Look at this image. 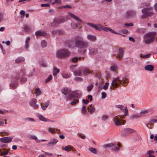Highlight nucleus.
<instances>
[{
    "label": "nucleus",
    "instance_id": "obj_46",
    "mask_svg": "<svg viewBox=\"0 0 157 157\" xmlns=\"http://www.w3.org/2000/svg\"><path fill=\"white\" fill-rule=\"evenodd\" d=\"M52 76L51 75H50L46 79V81L48 82L50 80L52 79Z\"/></svg>",
    "mask_w": 157,
    "mask_h": 157
},
{
    "label": "nucleus",
    "instance_id": "obj_11",
    "mask_svg": "<svg viewBox=\"0 0 157 157\" xmlns=\"http://www.w3.org/2000/svg\"><path fill=\"white\" fill-rule=\"evenodd\" d=\"M71 91L70 89L67 88H63L61 90L62 93L65 95H67L69 94Z\"/></svg>",
    "mask_w": 157,
    "mask_h": 157
},
{
    "label": "nucleus",
    "instance_id": "obj_37",
    "mask_svg": "<svg viewBox=\"0 0 157 157\" xmlns=\"http://www.w3.org/2000/svg\"><path fill=\"white\" fill-rule=\"evenodd\" d=\"M81 59V58H72V60L73 62L74 63H76L78 62V59Z\"/></svg>",
    "mask_w": 157,
    "mask_h": 157
},
{
    "label": "nucleus",
    "instance_id": "obj_16",
    "mask_svg": "<svg viewBox=\"0 0 157 157\" xmlns=\"http://www.w3.org/2000/svg\"><path fill=\"white\" fill-rule=\"evenodd\" d=\"M145 70L150 71H153L154 69L153 66L152 65H149L146 66L145 67Z\"/></svg>",
    "mask_w": 157,
    "mask_h": 157
},
{
    "label": "nucleus",
    "instance_id": "obj_13",
    "mask_svg": "<svg viewBox=\"0 0 157 157\" xmlns=\"http://www.w3.org/2000/svg\"><path fill=\"white\" fill-rule=\"evenodd\" d=\"M119 58L120 59H122L123 58L124 55V51L123 49L122 48H120L119 49Z\"/></svg>",
    "mask_w": 157,
    "mask_h": 157
},
{
    "label": "nucleus",
    "instance_id": "obj_24",
    "mask_svg": "<svg viewBox=\"0 0 157 157\" xmlns=\"http://www.w3.org/2000/svg\"><path fill=\"white\" fill-rule=\"evenodd\" d=\"M94 85L92 84H91L87 87V90L88 92H90L91 91L93 88Z\"/></svg>",
    "mask_w": 157,
    "mask_h": 157
},
{
    "label": "nucleus",
    "instance_id": "obj_63",
    "mask_svg": "<svg viewBox=\"0 0 157 157\" xmlns=\"http://www.w3.org/2000/svg\"><path fill=\"white\" fill-rule=\"evenodd\" d=\"M20 13L22 15H24L25 14V12L23 10H21L20 12Z\"/></svg>",
    "mask_w": 157,
    "mask_h": 157
},
{
    "label": "nucleus",
    "instance_id": "obj_53",
    "mask_svg": "<svg viewBox=\"0 0 157 157\" xmlns=\"http://www.w3.org/2000/svg\"><path fill=\"white\" fill-rule=\"evenodd\" d=\"M129 40H130L132 41H133V42H135V41L134 38H133V37H131V36L129 38Z\"/></svg>",
    "mask_w": 157,
    "mask_h": 157
},
{
    "label": "nucleus",
    "instance_id": "obj_41",
    "mask_svg": "<svg viewBox=\"0 0 157 157\" xmlns=\"http://www.w3.org/2000/svg\"><path fill=\"white\" fill-rule=\"evenodd\" d=\"M111 70L112 71H115L117 69V67L116 66H112L110 67Z\"/></svg>",
    "mask_w": 157,
    "mask_h": 157
},
{
    "label": "nucleus",
    "instance_id": "obj_43",
    "mask_svg": "<svg viewBox=\"0 0 157 157\" xmlns=\"http://www.w3.org/2000/svg\"><path fill=\"white\" fill-rule=\"evenodd\" d=\"M101 94V98H105L106 96V94L105 93L103 92H102Z\"/></svg>",
    "mask_w": 157,
    "mask_h": 157
},
{
    "label": "nucleus",
    "instance_id": "obj_22",
    "mask_svg": "<svg viewBox=\"0 0 157 157\" xmlns=\"http://www.w3.org/2000/svg\"><path fill=\"white\" fill-rule=\"evenodd\" d=\"M53 75L55 76L59 72V70L57 68L55 67L53 68Z\"/></svg>",
    "mask_w": 157,
    "mask_h": 157
},
{
    "label": "nucleus",
    "instance_id": "obj_2",
    "mask_svg": "<svg viewBox=\"0 0 157 157\" xmlns=\"http://www.w3.org/2000/svg\"><path fill=\"white\" fill-rule=\"evenodd\" d=\"M156 35V33L155 32H149L144 36L145 38V43L146 44H149L153 41L155 40Z\"/></svg>",
    "mask_w": 157,
    "mask_h": 157
},
{
    "label": "nucleus",
    "instance_id": "obj_8",
    "mask_svg": "<svg viewBox=\"0 0 157 157\" xmlns=\"http://www.w3.org/2000/svg\"><path fill=\"white\" fill-rule=\"evenodd\" d=\"M116 107L117 108L121 109L122 111L124 112V115L126 116L128 113V110L126 107H124V106L121 105H116Z\"/></svg>",
    "mask_w": 157,
    "mask_h": 157
},
{
    "label": "nucleus",
    "instance_id": "obj_34",
    "mask_svg": "<svg viewBox=\"0 0 157 157\" xmlns=\"http://www.w3.org/2000/svg\"><path fill=\"white\" fill-rule=\"evenodd\" d=\"M109 84V82H106L103 86V89H104L105 90H106L108 88Z\"/></svg>",
    "mask_w": 157,
    "mask_h": 157
},
{
    "label": "nucleus",
    "instance_id": "obj_18",
    "mask_svg": "<svg viewBox=\"0 0 157 157\" xmlns=\"http://www.w3.org/2000/svg\"><path fill=\"white\" fill-rule=\"evenodd\" d=\"M51 142H49L48 143V145H55L58 142V140L54 138L52 139L51 140Z\"/></svg>",
    "mask_w": 157,
    "mask_h": 157
},
{
    "label": "nucleus",
    "instance_id": "obj_47",
    "mask_svg": "<svg viewBox=\"0 0 157 157\" xmlns=\"http://www.w3.org/2000/svg\"><path fill=\"white\" fill-rule=\"evenodd\" d=\"M61 3V0H55V3L60 5Z\"/></svg>",
    "mask_w": 157,
    "mask_h": 157
},
{
    "label": "nucleus",
    "instance_id": "obj_28",
    "mask_svg": "<svg viewBox=\"0 0 157 157\" xmlns=\"http://www.w3.org/2000/svg\"><path fill=\"white\" fill-rule=\"evenodd\" d=\"M81 45V47L83 48H86L88 45V44H87L86 43L84 42L83 41H82V43Z\"/></svg>",
    "mask_w": 157,
    "mask_h": 157
},
{
    "label": "nucleus",
    "instance_id": "obj_29",
    "mask_svg": "<svg viewBox=\"0 0 157 157\" xmlns=\"http://www.w3.org/2000/svg\"><path fill=\"white\" fill-rule=\"evenodd\" d=\"M121 34L123 36H124L125 35H123L122 34V33H124V34H127V33H128V34H129L130 33L126 29H124V30H122L121 31Z\"/></svg>",
    "mask_w": 157,
    "mask_h": 157
},
{
    "label": "nucleus",
    "instance_id": "obj_20",
    "mask_svg": "<svg viewBox=\"0 0 157 157\" xmlns=\"http://www.w3.org/2000/svg\"><path fill=\"white\" fill-rule=\"evenodd\" d=\"M68 14L71 17L74 19V20H80L75 15L70 12H69L68 13Z\"/></svg>",
    "mask_w": 157,
    "mask_h": 157
},
{
    "label": "nucleus",
    "instance_id": "obj_10",
    "mask_svg": "<svg viewBox=\"0 0 157 157\" xmlns=\"http://www.w3.org/2000/svg\"><path fill=\"white\" fill-rule=\"evenodd\" d=\"M119 79V77H118L114 79L111 85L113 87H117L118 85V82Z\"/></svg>",
    "mask_w": 157,
    "mask_h": 157
},
{
    "label": "nucleus",
    "instance_id": "obj_49",
    "mask_svg": "<svg viewBox=\"0 0 157 157\" xmlns=\"http://www.w3.org/2000/svg\"><path fill=\"white\" fill-rule=\"evenodd\" d=\"M95 111V109L94 108H91L90 111V114H92Z\"/></svg>",
    "mask_w": 157,
    "mask_h": 157
},
{
    "label": "nucleus",
    "instance_id": "obj_19",
    "mask_svg": "<svg viewBox=\"0 0 157 157\" xmlns=\"http://www.w3.org/2000/svg\"><path fill=\"white\" fill-rule=\"evenodd\" d=\"M88 39L91 41H94L95 40L96 38L94 36L89 35L87 36Z\"/></svg>",
    "mask_w": 157,
    "mask_h": 157
},
{
    "label": "nucleus",
    "instance_id": "obj_32",
    "mask_svg": "<svg viewBox=\"0 0 157 157\" xmlns=\"http://www.w3.org/2000/svg\"><path fill=\"white\" fill-rule=\"evenodd\" d=\"M35 94L38 95H39L41 94V91L39 88H37L35 91Z\"/></svg>",
    "mask_w": 157,
    "mask_h": 157
},
{
    "label": "nucleus",
    "instance_id": "obj_42",
    "mask_svg": "<svg viewBox=\"0 0 157 157\" xmlns=\"http://www.w3.org/2000/svg\"><path fill=\"white\" fill-rule=\"evenodd\" d=\"M9 151H6L5 152H2L1 153H0V155H7Z\"/></svg>",
    "mask_w": 157,
    "mask_h": 157
},
{
    "label": "nucleus",
    "instance_id": "obj_9",
    "mask_svg": "<svg viewBox=\"0 0 157 157\" xmlns=\"http://www.w3.org/2000/svg\"><path fill=\"white\" fill-rule=\"evenodd\" d=\"M12 140V138L9 137H4L0 138L1 141L4 143L10 142Z\"/></svg>",
    "mask_w": 157,
    "mask_h": 157
},
{
    "label": "nucleus",
    "instance_id": "obj_50",
    "mask_svg": "<svg viewBox=\"0 0 157 157\" xmlns=\"http://www.w3.org/2000/svg\"><path fill=\"white\" fill-rule=\"evenodd\" d=\"M150 56H151L150 54H146V55H144L143 56V57L144 58H148L150 57Z\"/></svg>",
    "mask_w": 157,
    "mask_h": 157
},
{
    "label": "nucleus",
    "instance_id": "obj_1",
    "mask_svg": "<svg viewBox=\"0 0 157 157\" xmlns=\"http://www.w3.org/2000/svg\"><path fill=\"white\" fill-rule=\"evenodd\" d=\"M87 24L90 26L93 27V28H94L96 30L99 31L101 29H102L105 32L109 31L111 32L114 33L115 34H120L119 33L115 32V31L113 30L112 29L110 28L105 27L104 26H102L99 24L94 25L92 23H87Z\"/></svg>",
    "mask_w": 157,
    "mask_h": 157
},
{
    "label": "nucleus",
    "instance_id": "obj_48",
    "mask_svg": "<svg viewBox=\"0 0 157 157\" xmlns=\"http://www.w3.org/2000/svg\"><path fill=\"white\" fill-rule=\"evenodd\" d=\"M89 73V71L87 70H85L83 71V74L85 76L86 75Z\"/></svg>",
    "mask_w": 157,
    "mask_h": 157
},
{
    "label": "nucleus",
    "instance_id": "obj_60",
    "mask_svg": "<svg viewBox=\"0 0 157 157\" xmlns=\"http://www.w3.org/2000/svg\"><path fill=\"white\" fill-rule=\"evenodd\" d=\"M27 120L29 121H34V120L33 118H28Z\"/></svg>",
    "mask_w": 157,
    "mask_h": 157
},
{
    "label": "nucleus",
    "instance_id": "obj_12",
    "mask_svg": "<svg viewBox=\"0 0 157 157\" xmlns=\"http://www.w3.org/2000/svg\"><path fill=\"white\" fill-rule=\"evenodd\" d=\"M44 31H41L40 30L37 31L35 33V34L36 36H39L46 35Z\"/></svg>",
    "mask_w": 157,
    "mask_h": 157
},
{
    "label": "nucleus",
    "instance_id": "obj_14",
    "mask_svg": "<svg viewBox=\"0 0 157 157\" xmlns=\"http://www.w3.org/2000/svg\"><path fill=\"white\" fill-rule=\"evenodd\" d=\"M24 57L21 56L18 57L15 60V62L16 63H20L22 62L25 60Z\"/></svg>",
    "mask_w": 157,
    "mask_h": 157
},
{
    "label": "nucleus",
    "instance_id": "obj_17",
    "mask_svg": "<svg viewBox=\"0 0 157 157\" xmlns=\"http://www.w3.org/2000/svg\"><path fill=\"white\" fill-rule=\"evenodd\" d=\"M75 75L80 76L81 74V70L80 69H77L73 71Z\"/></svg>",
    "mask_w": 157,
    "mask_h": 157
},
{
    "label": "nucleus",
    "instance_id": "obj_5",
    "mask_svg": "<svg viewBox=\"0 0 157 157\" xmlns=\"http://www.w3.org/2000/svg\"><path fill=\"white\" fill-rule=\"evenodd\" d=\"M123 132L121 134V135L123 136H125L128 134L133 133L136 132V131L130 128H125L123 131Z\"/></svg>",
    "mask_w": 157,
    "mask_h": 157
},
{
    "label": "nucleus",
    "instance_id": "obj_59",
    "mask_svg": "<svg viewBox=\"0 0 157 157\" xmlns=\"http://www.w3.org/2000/svg\"><path fill=\"white\" fill-rule=\"evenodd\" d=\"M88 97L90 99V101H92V97L91 95H88Z\"/></svg>",
    "mask_w": 157,
    "mask_h": 157
},
{
    "label": "nucleus",
    "instance_id": "obj_52",
    "mask_svg": "<svg viewBox=\"0 0 157 157\" xmlns=\"http://www.w3.org/2000/svg\"><path fill=\"white\" fill-rule=\"evenodd\" d=\"M2 43L3 44H4L5 43H6V44L7 45H10V42L9 40H8L6 42H5L4 41H2Z\"/></svg>",
    "mask_w": 157,
    "mask_h": 157
},
{
    "label": "nucleus",
    "instance_id": "obj_54",
    "mask_svg": "<svg viewBox=\"0 0 157 157\" xmlns=\"http://www.w3.org/2000/svg\"><path fill=\"white\" fill-rule=\"evenodd\" d=\"M119 148L118 146H115V147L113 149V150H119Z\"/></svg>",
    "mask_w": 157,
    "mask_h": 157
},
{
    "label": "nucleus",
    "instance_id": "obj_3",
    "mask_svg": "<svg viewBox=\"0 0 157 157\" xmlns=\"http://www.w3.org/2000/svg\"><path fill=\"white\" fill-rule=\"evenodd\" d=\"M152 8L148 6L147 8H145L142 10V12L144 14L141 16V18H146L147 16H151L153 14Z\"/></svg>",
    "mask_w": 157,
    "mask_h": 157
},
{
    "label": "nucleus",
    "instance_id": "obj_51",
    "mask_svg": "<svg viewBox=\"0 0 157 157\" xmlns=\"http://www.w3.org/2000/svg\"><path fill=\"white\" fill-rule=\"evenodd\" d=\"M125 25L126 26H132L133 25V24L132 23L125 24Z\"/></svg>",
    "mask_w": 157,
    "mask_h": 157
},
{
    "label": "nucleus",
    "instance_id": "obj_25",
    "mask_svg": "<svg viewBox=\"0 0 157 157\" xmlns=\"http://www.w3.org/2000/svg\"><path fill=\"white\" fill-rule=\"evenodd\" d=\"M154 153L153 151H150L147 152V153L149 155L148 157H155V156L152 154V153Z\"/></svg>",
    "mask_w": 157,
    "mask_h": 157
},
{
    "label": "nucleus",
    "instance_id": "obj_4",
    "mask_svg": "<svg viewBox=\"0 0 157 157\" xmlns=\"http://www.w3.org/2000/svg\"><path fill=\"white\" fill-rule=\"evenodd\" d=\"M71 53L67 50L65 49H61L57 52V55L61 58H65L68 57Z\"/></svg>",
    "mask_w": 157,
    "mask_h": 157
},
{
    "label": "nucleus",
    "instance_id": "obj_40",
    "mask_svg": "<svg viewBox=\"0 0 157 157\" xmlns=\"http://www.w3.org/2000/svg\"><path fill=\"white\" fill-rule=\"evenodd\" d=\"M71 26L72 28L75 29L77 28V25L76 24L73 22L71 23Z\"/></svg>",
    "mask_w": 157,
    "mask_h": 157
},
{
    "label": "nucleus",
    "instance_id": "obj_26",
    "mask_svg": "<svg viewBox=\"0 0 157 157\" xmlns=\"http://www.w3.org/2000/svg\"><path fill=\"white\" fill-rule=\"evenodd\" d=\"M89 150L93 154H96L97 153L96 149L94 148H89Z\"/></svg>",
    "mask_w": 157,
    "mask_h": 157
},
{
    "label": "nucleus",
    "instance_id": "obj_33",
    "mask_svg": "<svg viewBox=\"0 0 157 157\" xmlns=\"http://www.w3.org/2000/svg\"><path fill=\"white\" fill-rule=\"evenodd\" d=\"M39 119L41 121H46V119L41 115H39L38 116Z\"/></svg>",
    "mask_w": 157,
    "mask_h": 157
},
{
    "label": "nucleus",
    "instance_id": "obj_35",
    "mask_svg": "<svg viewBox=\"0 0 157 157\" xmlns=\"http://www.w3.org/2000/svg\"><path fill=\"white\" fill-rule=\"evenodd\" d=\"M49 103V101H48L47 102L45 105L43 106H41V107L42 109L44 110L46 109V108L48 106Z\"/></svg>",
    "mask_w": 157,
    "mask_h": 157
},
{
    "label": "nucleus",
    "instance_id": "obj_30",
    "mask_svg": "<svg viewBox=\"0 0 157 157\" xmlns=\"http://www.w3.org/2000/svg\"><path fill=\"white\" fill-rule=\"evenodd\" d=\"M47 44L46 42L44 40H42L41 41V45L42 47H45Z\"/></svg>",
    "mask_w": 157,
    "mask_h": 157
},
{
    "label": "nucleus",
    "instance_id": "obj_23",
    "mask_svg": "<svg viewBox=\"0 0 157 157\" xmlns=\"http://www.w3.org/2000/svg\"><path fill=\"white\" fill-rule=\"evenodd\" d=\"M73 147L71 145H68L65 146L64 147V150L66 151H71L73 148Z\"/></svg>",
    "mask_w": 157,
    "mask_h": 157
},
{
    "label": "nucleus",
    "instance_id": "obj_21",
    "mask_svg": "<svg viewBox=\"0 0 157 157\" xmlns=\"http://www.w3.org/2000/svg\"><path fill=\"white\" fill-rule=\"evenodd\" d=\"M82 43V41L80 40L76 41L75 44V46L77 47H80Z\"/></svg>",
    "mask_w": 157,
    "mask_h": 157
},
{
    "label": "nucleus",
    "instance_id": "obj_6",
    "mask_svg": "<svg viewBox=\"0 0 157 157\" xmlns=\"http://www.w3.org/2000/svg\"><path fill=\"white\" fill-rule=\"evenodd\" d=\"M37 102V100L35 98H32L29 101L30 105L33 106V108L35 109H37L38 107V105L36 104Z\"/></svg>",
    "mask_w": 157,
    "mask_h": 157
},
{
    "label": "nucleus",
    "instance_id": "obj_36",
    "mask_svg": "<svg viewBox=\"0 0 157 157\" xmlns=\"http://www.w3.org/2000/svg\"><path fill=\"white\" fill-rule=\"evenodd\" d=\"M48 131L51 133H54L55 132V130L54 128H48Z\"/></svg>",
    "mask_w": 157,
    "mask_h": 157
},
{
    "label": "nucleus",
    "instance_id": "obj_64",
    "mask_svg": "<svg viewBox=\"0 0 157 157\" xmlns=\"http://www.w3.org/2000/svg\"><path fill=\"white\" fill-rule=\"evenodd\" d=\"M154 7L155 10L157 11V3L155 4Z\"/></svg>",
    "mask_w": 157,
    "mask_h": 157
},
{
    "label": "nucleus",
    "instance_id": "obj_61",
    "mask_svg": "<svg viewBox=\"0 0 157 157\" xmlns=\"http://www.w3.org/2000/svg\"><path fill=\"white\" fill-rule=\"evenodd\" d=\"M3 14L2 13H0V20H2L3 19Z\"/></svg>",
    "mask_w": 157,
    "mask_h": 157
},
{
    "label": "nucleus",
    "instance_id": "obj_57",
    "mask_svg": "<svg viewBox=\"0 0 157 157\" xmlns=\"http://www.w3.org/2000/svg\"><path fill=\"white\" fill-rule=\"evenodd\" d=\"M146 6L147 4L146 3H144L142 4L140 6L141 8H143L145 6Z\"/></svg>",
    "mask_w": 157,
    "mask_h": 157
},
{
    "label": "nucleus",
    "instance_id": "obj_58",
    "mask_svg": "<svg viewBox=\"0 0 157 157\" xmlns=\"http://www.w3.org/2000/svg\"><path fill=\"white\" fill-rule=\"evenodd\" d=\"M31 138L35 140H36L37 139V137L35 136H31Z\"/></svg>",
    "mask_w": 157,
    "mask_h": 157
},
{
    "label": "nucleus",
    "instance_id": "obj_27",
    "mask_svg": "<svg viewBox=\"0 0 157 157\" xmlns=\"http://www.w3.org/2000/svg\"><path fill=\"white\" fill-rule=\"evenodd\" d=\"M62 76L63 78H67L71 76V75L70 74H65L63 75H62Z\"/></svg>",
    "mask_w": 157,
    "mask_h": 157
},
{
    "label": "nucleus",
    "instance_id": "obj_62",
    "mask_svg": "<svg viewBox=\"0 0 157 157\" xmlns=\"http://www.w3.org/2000/svg\"><path fill=\"white\" fill-rule=\"evenodd\" d=\"M25 48L26 49H27L29 47V43H25Z\"/></svg>",
    "mask_w": 157,
    "mask_h": 157
},
{
    "label": "nucleus",
    "instance_id": "obj_39",
    "mask_svg": "<svg viewBox=\"0 0 157 157\" xmlns=\"http://www.w3.org/2000/svg\"><path fill=\"white\" fill-rule=\"evenodd\" d=\"M82 112L84 114H86V107L83 106L82 108Z\"/></svg>",
    "mask_w": 157,
    "mask_h": 157
},
{
    "label": "nucleus",
    "instance_id": "obj_56",
    "mask_svg": "<svg viewBox=\"0 0 157 157\" xmlns=\"http://www.w3.org/2000/svg\"><path fill=\"white\" fill-rule=\"evenodd\" d=\"M30 37H28L26 40V41H25V43H29V40H30Z\"/></svg>",
    "mask_w": 157,
    "mask_h": 157
},
{
    "label": "nucleus",
    "instance_id": "obj_44",
    "mask_svg": "<svg viewBox=\"0 0 157 157\" xmlns=\"http://www.w3.org/2000/svg\"><path fill=\"white\" fill-rule=\"evenodd\" d=\"M41 6L42 7H49L50 6V5L49 4H42L41 5Z\"/></svg>",
    "mask_w": 157,
    "mask_h": 157
},
{
    "label": "nucleus",
    "instance_id": "obj_55",
    "mask_svg": "<svg viewBox=\"0 0 157 157\" xmlns=\"http://www.w3.org/2000/svg\"><path fill=\"white\" fill-rule=\"evenodd\" d=\"M82 101V102L84 104H87L88 103V102H89L87 100L83 99Z\"/></svg>",
    "mask_w": 157,
    "mask_h": 157
},
{
    "label": "nucleus",
    "instance_id": "obj_15",
    "mask_svg": "<svg viewBox=\"0 0 157 157\" xmlns=\"http://www.w3.org/2000/svg\"><path fill=\"white\" fill-rule=\"evenodd\" d=\"M114 124L115 125L118 126L121 124V121L118 117H116L115 120L114 121Z\"/></svg>",
    "mask_w": 157,
    "mask_h": 157
},
{
    "label": "nucleus",
    "instance_id": "obj_38",
    "mask_svg": "<svg viewBox=\"0 0 157 157\" xmlns=\"http://www.w3.org/2000/svg\"><path fill=\"white\" fill-rule=\"evenodd\" d=\"M79 100L78 99H76L75 100H74L72 101L71 102V104L72 105H74L76 104V103H78V102Z\"/></svg>",
    "mask_w": 157,
    "mask_h": 157
},
{
    "label": "nucleus",
    "instance_id": "obj_31",
    "mask_svg": "<svg viewBox=\"0 0 157 157\" xmlns=\"http://www.w3.org/2000/svg\"><path fill=\"white\" fill-rule=\"evenodd\" d=\"M114 146V144L112 143H110L106 144L104 146V147L105 148H108V147H111L112 146Z\"/></svg>",
    "mask_w": 157,
    "mask_h": 157
},
{
    "label": "nucleus",
    "instance_id": "obj_45",
    "mask_svg": "<svg viewBox=\"0 0 157 157\" xmlns=\"http://www.w3.org/2000/svg\"><path fill=\"white\" fill-rule=\"evenodd\" d=\"M148 112L147 110H144L143 111L140 112V114L141 115H143L145 114Z\"/></svg>",
    "mask_w": 157,
    "mask_h": 157
},
{
    "label": "nucleus",
    "instance_id": "obj_7",
    "mask_svg": "<svg viewBox=\"0 0 157 157\" xmlns=\"http://www.w3.org/2000/svg\"><path fill=\"white\" fill-rule=\"evenodd\" d=\"M135 13L133 10H129L128 11L126 14V17L127 18H131L135 16Z\"/></svg>",
    "mask_w": 157,
    "mask_h": 157
}]
</instances>
